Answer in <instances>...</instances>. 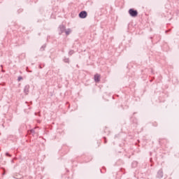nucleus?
Here are the masks:
<instances>
[{"mask_svg": "<svg viewBox=\"0 0 179 179\" xmlns=\"http://www.w3.org/2000/svg\"><path fill=\"white\" fill-rule=\"evenodd\" d=\"M129 14L131 17H136V16H138V10H134V8H130L129 10Z\"/></svg>", "mask_w": 179, "mask_h": 179, "instance_id": "f257e3e1", "label": "nucleus"}, {"mask_svg": "<svg viewBox=\"0 0 179 179\" xmlns=\"http://www.w3.org/2000/svg\"><path fill=\"white\" fill-rule=\"evenodd\" d=\"M79 17H80V19H85V17H87V12L85 10L81 11L79 13Z\"/></svg>", "mask_w": 179, "mask_h": 179, "instance_id": "f03ea898", "label": "nucleus"}, {"mask_svg": "<svg viewBox=\"0 0 179 179\" xmlns=\"http://www.w3.org/2000/svg\"><path fill=\"white\" fill-rule=\"evenodd\" d=\"M157 177V178H163V169L158 171Z\"/></svg>", "mask_w": 179, "mask_h": 179, "instance_id": "7ed1b4c3", "label": "nucleus"}, {"mask_svg": "<svg viewBox=\"0 0 179 179\" xmlns=\"http://www.w3.org/2000/svg\"><path fill=\"white\" fill-rule=\"evenodd\" d=\"M29 89H30V85H25L24 88V93H25V94H29Z\"/></svg>", "mask_w": 179, "mask_h": 179, "instance_id": "20e7f679", "label": "nucleus"}, {"mask_svg": "<svg viewBox=\"0 0 179 179\" xmlns=\"http://www.w3.org/2000/svg\"><path fill=\"white\" fill-rule=\"evenodd\" d=\"M59 29V34H62V33H64V31H65L66 27L64 25H60Z\"/></svg>", "mask_w": 179, "mask_h": 179, "instance_id": "39448f33", "label": "nucleus"}, {"mask_svg": "<svg viewBox=\"0 0 179 179\" xmlns=\"http://www.w3.org/2000/svg\"><path fill=\"white\" fill-rule=\"evenodd\" d=\"M94 81L95 82H100V75L96 74L94 76Z\"/></svg>", "mask_w": 179, "mask_h": 179, "instance_id": "423d86ee", "label": "nucleus"}, {"mask_svg": "<svg viewBox=\"0 0 179 179\" xmlns=\"http://www.w3.org/2000/svg\"><path fill=\"white\" fill-rule=\"evenodd\" d=\"M72 31V30H71V29H68L65 33L66 34V36H69V34H71V32Z\"/></svg>", "mask_w": 179, "mask_h": 179, "instance_id": "0eeeda50", "label": "nucleus"}, {"mask_svg": "<svg viewBox=\"0 0 179 179\" xmlns=\"http://www.w3.org/2000/svg\"><path fill=\"white\" fill-rule=\"evenodd\" d=\"M73 50H70L69 52V55H72L73 54Z\"/></svg>", "mask_w": 179, "mask_h": 179, "instance_id": "6e6552de", "label": "nucleus"}, {"mask_svg": "<svg viewBox=\"0 0 179 179\" xmlns=\"http://www.w3.org/2000/svg\"><path fill=\"white\" fill-rule=\"evenodd\" d=\"M64 62L69 64V59H65Z\"/></svg>", "mask_w": 179, "mask_h": 179, "instance_id": "1a4fd4ad", "label": "nucleus"}, {"mask_svg": "<svg viewBox=\"0 0 179 179\" xmlns=\"http://www.w3.org/2000/svg\"><path fill=\"white\" fill-rule=\"evenodd\" d=\"M22 76L18 77V81L22 80Z\"/></svg>", "mask_w": 179, "mask_h": 179, "instance_id": "9d476101", "label": "nucleus"}, {"mask_svg": "<svg viewBox=\"0 0 179 179\" xmlns=\"http://www.w3.org/2000/svg\"><path fill=\"white\" fill-rule=\"evenodd\" d=\"M6 156H9V157H10V155L8 152L6 153Z\"/></svg>", "mask_w": 179, "mask_h": 179, "instance_id": "9b49d317", "label": "nucleus"}, {"mask_svg": "<svg viewBox=\"0 0 179 179\" xmlns=\"http://www.w3.org/2000/svg\"><path fill=\"white\" fill-rule=\"evenodd\" d=\"M31 134H34V129L31 130Z\"/></svg>", "mask_w": 179, "mask_h": 179, "instance_id": "f8f14e48", "label": "nucleus"}, {"mask_svg": "<svg viewBox=\"0 0 179 179\" xmlns=\"http://www.w3.org/2000/svg\"><path fill=\"white\" fill-rule=\"evenodd\" d=\"M43 48H45V46L43 45L41 48V50H43Z\"/></svg>", "mask_w": 179, "mask_h": 179, "instance_id": "ddd939ff", "label": "nucleus"}, {"mask_svg": "<svg viewBox=\"0 0 179 179\" xmlns=\"http://www.w3.org/2000/svg\"><path fill=\"white\" fill-rule=\"evenodd\" d=\"M105 143H107V141L106 140V138H105Z\"/></svg>", "mask_w": 179, "mask_h": 179, "instance_id": "4468645a", "label": "nucleus"}, {"mask_svg": "<svg viewBox=\"0 0 179 179\" xmlns=\"http://www.w3.org/2000/svg\"><path fill=\"white\" fill-rule=\"evenodd\" d=\"M2 72H5L3 69L1 70Z\"/></svg>", "mask_w": 179, "mask_h": 179, "instance_id": "2eb2a0df", "label": "nucleus"}, {"mask_svg": "<svg viewBox=\"0 0 179 179\" xmlns=\"http://www.w3.org/2000/svg\"><path fill=\"white\" fill-rule=\"evenodd\" d=\"M1 67L3 68V66L1 65Z\"/></svg>", "mask_w": 179, "mask_h": 179, "instance_id": "dca6fc26", "label": "nucleus"}]
</instances>
